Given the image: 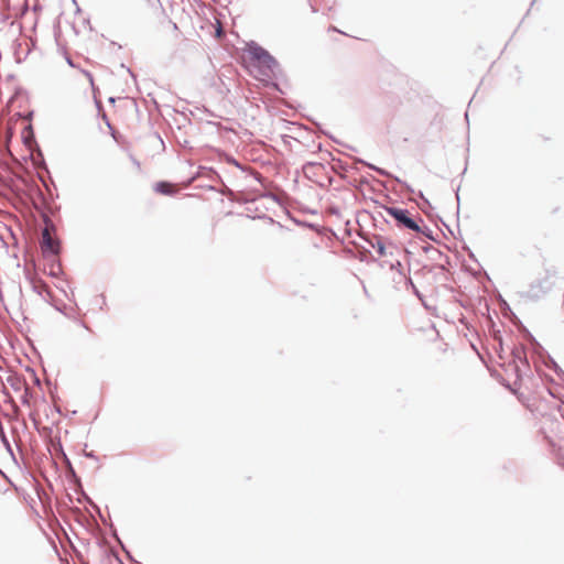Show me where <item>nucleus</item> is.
<instances>
[{"label":"nucleus","instance_id":"obj_1","mask_svg":"<svg viewBox=\"0 0 564 564\" xmlns=\"http://www.w3.org/2000/svg\"><path fill=\"white\" fill-rule=\"evenodd\" d=\"M413 339L416 345L424 347L430 343L438 340V332L432 325H427L426 327L417 328L413 333Z\"/></svg>","mask_w":564,"mask_h":564},{"label":"nucleus","instance_id":"obj_2","mask_svg":"<svg viewBox=\"0 0 564 564\" xmlns=\"http://www.w3.org/2000/svg\"><path fill=\"white\" fill-rule=\"evenodd\" d=\"M387 213L404 227L413 231H420V226L409 216L406 209L389 207L387 208Z\"/></svg>","mask_w":564,"mask_h":564},{"label":"nucleus","instance_id":"obj_3","mask_svg":"<svg viewBox=\"0 0 564 564\" xmlns=\"http://www.w3.org/2000/svg\"><path fill=\"white\" fill-rule=\"evenodd\" d=\"M42 238L43 250L50 251L52 254H56L58 252V243L52 238L47 229L43 231Z\"/></svg>","mask_w":564,"mask_h":564},{"label":"nucleus","instance_id":"obj_4","mask_svg":"<svg viewBox=\"0 0 564 564\" xmlns=\"http://www.w3.org/2000/svg\"><path fill=\"white\" fill-rule=\"evenodd\" d=\"M21 139L29 151L33 150L35 144L34 133L31 124H25L21 131Z\"/></svg>","mask_w":564,"mask_h":564},{"label":"nucleus","instance_id":"obj_5","mask_svg":"<svg viewBox=\"0 0 564 564\" xmlns=\"http://www.w3.org/2000/svg\"><path fill=\"white\" fill-rule=\"evenodd\" d=\"M154 189L159 194L163 195H174L177 193L178 188L175 184L169 182H158L154 185Z\"/></svg>","mask_w":564,"mask_h":564},{"label":"nucleus","instance_id":"obj_6","mask_svg":"<svg viewBox=\"0 0 564 564\" xmlns=\"http://www.w3.org/2000/svg\"><path fill=\"white\" fill-rule=\"evenodd\" d=\"M254 56L258 58L259 62L263 63L268 67H272L276 65L275 59L264 50H257L254 53Z\"/></svg>","mask_w":564,"mask_h":564},{"label":"nucleus","instance_id":"obj_7","mask_svg":"<svg viewBox=\"0 0 564 564\" xmlns=\"http://www.w3.org/2000/svg\"><path fill=\"white\" fill-rule=\"evenodd\" d=\"M373 248L376 249L379 257L386 256V247H384L383 242L378 241L376 245H373Z\"/></svg>","mask_w":564,"mask_h":564},{"label":"nucleus","instance_id":"obj_8","mask_svg":"<svg viewBox=\"0 0 564 564\" xmlns=\"http://www.w3.org/2000/svg\"><path fill=\"white\" fill-rule=\"evenodd\" d=\"M85 76L88 78L89 83H90L91 85H94L93 75H91L90 73H88V72H85Z\"/></svg>","mask_w":564,"mask_h":564},{"label":"nucleus","instance_id":"obj_9","mask_svg":"<svg viewBox=\"0 0 564 564\" xmlns=\"http://www.w3.org/2000/svg\"><path fill=\"white\" fill-rule=\"evenodd\" d=\"M216 35H217V37H220L223 35V30H221L220 25L216 30Z\"/></svg>","mask_w":564,"mask_h":564}]
</instances>
